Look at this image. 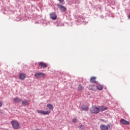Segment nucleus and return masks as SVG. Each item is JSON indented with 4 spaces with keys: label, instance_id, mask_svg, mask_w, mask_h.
Returning a JSON list of instances; mask_svg holds the SVG:
<instances>
[{
    "label": "nucleus",
    "instance_id": "f8f14e48",
    "mask_svg": "<svg viewBox=\"0 0 130 130\" xmlns=\"http://www.w3.org/2000/svg\"><path fill=\"white\" fill-rule=\"evenodd\" d=\"M96 78L95 77H91L90 79L91 83H93L94 84H97V83L98 82L96 81Z\"/></svg>",
    "mask_w": 130,
    "mask_h": 130
},
{
    "label": "nucleus",
    "instance_id": "20e7f679",
    "mask_svg": "<svg viewBox=\"0 0 130 130\" xmlns=\"http://www.w3.org/2000/svg\"><path fill=\"white\" fill-rule=\"evenodd\" d=\"M37 112H38V113H40L41 114H43V115H47V114H49L50 113V111L49 110L44 111L41 110H38Z\"/></svg>",
    "mask_w": 130,
    "mask_h": 130
},
{
    "label": "nucleus",
    "instance_id": "2eb2a0df",
    "mask_svg": "<svg viewBox=\"0 0 130 130\" xmlns=\"http://www.w3.org/2000/svg\"><path fill=\"white\" fill-rule=\"evenodd\" d=\"M22 101V99L16 98L14 99V102L15 103H19V102H21Z\"/></svg>",
    "mask_w": 130,
    "mask_h": 130
},
{
    "label": "nucleus",
    "instance_id": "a211bd4d",
    "mask_svg": "<svg viewBox=\"0 0 130 130\" xmlns=\"http://www.w3.org/2000/svg\"><path fill=\"white\" fill-rule=\"evenodd\" d=\"M83 89V86L81 85H79L78 86V90L79 91H82Z\"/></svg>",
    "mask_w": 130,
    "mask_h": 130
},
{
    "label": "nucleus",
    "instance_id": "6ab92c4d",
    "mask_svg": "<svg viewBox=\"0 0 130 130\" xmlns=\"http://www.w3.org/2000/svg\"><path fill=\"white\" fill-rule=\"evenodd\" d=\"M92 86L90 85L89 86V89L91 90L92 91H94L95 90V86H93L91 88Z\"/></svg>",
    "mask_w": 130,
    "mask_h": 130
},
{
    "label": "nucleus",
    "instance_id": "9d476101",
    "mask_svg": "<svg viewBox=\"0 0 130 130\" xmlns=\"http://www.w3.org/2000/svg\"><path fill=\"white\" fill-rule=\"evenodd\" d=\"M81 110H84L85 111H88L89 110V107H88V106L83 105L81 106Z\"/></svg>",
    "mask_w": 130,
    "mask_h": 130
},
{
    "label": "nucleus",
    "instance_id": "4468645a",
    "mask_svg": "<svg viewBox=\"0 0 130 130\" xmlns=\"http://www.w3.org/2000/svg\"><path fill=\"white\" fill-rule=\"evenodd\" d=\"M22 105H23V106H27V105H29V101L24 100L22 102Z\"/></svg>",
    "mask_w": 130,
    "mask_h": 130
},
{
    "label": "nucleus",
    "instance_id": "dca6fc26",
    "mask_svg": "<svg viewBox=\"0 0 130 130\" xmlns=\"http://www.w3.org/2000/svg\"><path fill=\"white\" fill-rule=\"evenodd\" d=\"M47 107L48 108L49 110H53V106L52 104H48L47 105Z\"/></svg>",
    "mask_w": 130,
    "mask_h": 130
},
{
    "label": "nucleus",
    "instance_id": "39448f33",
    "mask_svg": "<svg viewBox=\"0 0 130 130\" xmlns=\"http://www.w3.org/2000/svg\"><path fill=\"white\" fill-rule=\"evenodd\" d=\"M109 127H110V125H109V124L105 125L102 124L100 126V128H101V130H108L109 129Z\"/></svg>",
    "mask_w": 130,
    "mask_h": 130
},
{
    "label": "nucleus",
    "instance_id": "ddd939ff",
    "mask_svg": "<svg viewBox=\"0 0 130 130\" xmlns=\"http://www.w3.org/2000/svg\"><path fill=\"white\" fill-rule=\"evenodd\" d=\"M19 79L20 80H25L26 79V74L21 73L19 75Z\"/></svg>",
    "mask_w": 130,
    "mask_h": 130
},
{
    "label": "nucleus",
    "instance_id": "423d86ee",
    "mask_svg": "<svg viewBox=\"0 0 130 130\" xmlns=\"http://www.w3.org/2000/svg\"><path fill=\"white\" fill-rule=\"evenodd\" d=\"M57 7L60 9V11L62 12H66L67 11V8L66 7L60 5V4H57Z\"/></svg>",
    "mask_w": 130,
    "mask_h": 130
},
{
    "label": "nucleus",
    "instance_id": "6e6552de",
    "mask_svg": "<svg viewBox=\"0 0 130 130\" xmlns=\"http://www.w3.org/2000/svg\"><path fill=\"white\" fill-rule=\"evenodd\" d=\"M39 66L41 68H43V69H46V68H47L48 65L46 64V63H44V62H39Z\"/></svg>",
    "mask_w": 130,
    "mask_h": 130
},
{
    "label": "nucleus",
    "instance_id": "9b49d317",
    "mask_svg": "<svg viewBox=\"0 0 130 130\" xmlns=\"http://www.w3.org/2000/svg\"><path fill=\"white\" fill-rule=\"evenodd\" d=\"M120 122L122 123V124H125V125L129 124V122L125 120L124 119H121Z\"/></svg>",
    "mask_w": 130,
    "mask_h": 130
},
{
    "label": "nucleus",
    "instance_id": "aec40b11",
    "mask_svg": "<svg viewBox=\"0 0 130 130\" xmlns=\"http://www.w3.org/2000/svg\"><path fill=\"white\" fill-rule=\"evenodd\" d=\"M60 4L61 5H64V0H58Z\"/></svg>",
    "mask_w": 130,
    "mask_h": 130
},
{
    "label": "nucleus",
    "instance_id": "4be33fe9",
    "mask_svg": "<svg viewBox=\"0 0 130 130\" xmlns=\"http://www.w3.org/2000/svg\"><path fill=\"white\" fill-rule=\"evenodd\" d=\"M72 122L75 123V122H77V119L76 118H74L72 119Z\"/></svg>",
    "mask_w": 130,
    "mask_h": 130
},
{
    "label": "nucleus",
    "instance_id": "412c9836",
    "mask_svg": "<svg viewBox=\"0 0 130 130\" xmlns=\"http://www.w3.org/2000/svg\"><path fill=\"white\" fill-rule=\"evenodd\" d=\"M79 127L81 129H85V126L83 125H81Z\"/></svg>",
    "mask_w": 130,
    "mask_h": 130
},
{
    "label": "nucleus",
    "instance_id": "f3484780",
    "mask_svg": "<svg viewBox=\"0 0 130 130\" xmlns=\"http://www.w3.org/2000/svg\"><path fill=\"white\" fill-rule=\"evenodd\" d=\"M98 90H100V91H102L103 89V86L102 85L99 84L97 86Z\"/></svg>",
    "mask_w": 130,
    "mask_h": 130
},
{
    "label": "nucleus",
    "instance_id": "b1692460",
    "mask_svg": "<svg viewBox=\"0 0 130 130\" xmlns=\"http://www.w3.org/2000/svg\"><path fill=\"white\" fill-rule=\"evenodd\" d=\"M128 19H130V14L128 16Z\"/></svg>",
    "mask_w": 130,
    "mask_h": 130
},
{
    "label": "nucleus",
    "instance_id": "1a4fd4ad",
    "mask_svg": "<svg viewBox=\"0 0 130 130\" xmlns=\"http://www.w3.org/2000/svg\"><path fill=\"white\" fill-rule=\"evenodd\" d=\"M100 112L101 111H105V110H107V109H108V108H107V107L106 106H101L100 107H99Z\"/></svg>",
    "mask_w": 130,
    "mask_h": 130
},
{
    "label": "nucleus",
    "instance_id": "f03ea898",
    "mask_svg": "<svg viewBox=\"0 0 130 130\" xmlns=\"http://www.w3.org/2000/svg\"><path fill=\"white\" fill-rule=\"evenodd\" d=\"M90 112H91V113H94L95 114H97V113H99L100 112L99 108L95 106H92L90 108Z\"/></svg>",
    "mask_w": 130,
    "mask_h": 130
},
{
    "label": "nucleus",
    "instance_id": "5701e85b",
    "mask_svg": "<svg viewBox=\"0 0 130 130\" xmlns=\"http://www.w3.org/2000/svg\"><path fill=\"white\" fill-rule=\"evenodd\" d=\"M3 106V102L0 101V107H2Z\"/></svg>",
    "mask_w": 130,
    "mask_h": 130
},
{
    "label": "nucleus",
    "instance_id": "f257e3e1",
    "mask_svg": "<svg viewBox=\"0 0 130 130\" xmlns=\"http://www.w3.org/2000/svg\"><path fill=\"white\" fill-rule=\"evenodd\" d=\"M12 127L14 129H19L20 128V124L17 120H12L11 122Z\"/></svg>",
    "mask_w": 130,
    "mask_h": 130
},
{
    "label": "nucleus",
    "instance_id": "7ed1b4c3",
    "mask_svg": "<svg viewBox=\"0 0 130 130\" xmlns=\"http://www.w3.org/2000/svg\"><path fill=\"white\" fill-rule=\"evenodd\" d=\"M36 79H40V78H45V74L43 73H37L35 75Z\"/></svg>",
    "mask_w": 130,
    "mask_h": 130
},
{
    "label": "nucleus",
    "instance_id": "0eeeda50",
    "mask_svg": "<svg viewBox=\"0 0 130 130\" xmlns=\"http://www.w3.org/2000/svg\"><path fill=\"white\" fill-rule=\"evenodd\" d=\"M50 17L52 20H56V19H57V16H56V14L54 12L50 13Z\"/></svg>",
    "mask_w": 130,
    "mask_h": 130
}]
</instances>
